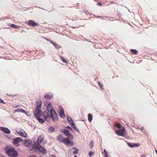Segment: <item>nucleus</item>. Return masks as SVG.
Listing matches in <instances>:
<instances>
[{
  "label": "nucleus",
  "mask_w": 157,
  "mask_h": 157,
  "mask_svg": "<svg viewBox=\"0 0 157 157\" xmlns=\"http://www.w3.org/2000/svg\"><path fill=\"white\" fill-rule=\"evenodd\" d=\"M74 145V143L73 142L71 141L70 140V141L67 144V145H68L69 146H72Z\"/></svg>",
  "instance_id": "obj_24"
},
{
  "label": "nucleus",
  "mask_w": 157,
  "mask_h": 157,
  "mask_svg": "<svg viewBox=\"0 0 157 157\" xmlns=\"http://www.w3.org/2000/svg\"><path fill=\"white\" fill-rule=\"evenodd\" d=\"M0 103H2L4 104H5V103L3 101V100L0 98Z\"/></svg>",
  "instance_id": "obj_35"
},
{
  "label": "nucleus",
  "mask_w": 157,
  "mask_h": 157,
  "mask_svg": "<svg viewBox=\"0 0 157 157\" xmlns=\"http://www.w3.org/2000/svg\"><path fill=\"white\" fill-rule=\"evenodd\" d=\"M70 139H71L73 138V136L70 133L69 131L66 129H64L62 131Z\"/></svg>",
  "instance_id": "obj_10"
},
{
  "label": "nucleus",
  "mask_w": 157,
  "mask_h": 157,
  "mask_svg": "<svg viewBox=\"0 0 157 157\" xmlns=\"http://www.w3.org/2000/svg\"><path fill=\"white\" fill-rule=\"evenodd\" d=\"M53 157H56V155H54L53 156Z\"/></svg>",
  "instance_id": "obj_44"
},
{
  "label": "nucleus",
  "mask_w": 157,
  "mask_h": 157,
  "mask_svg": "<svg viewBox=\"0 0 157 157\" xmlns=\"http://www.w3.org/2000/svg\"><path fill=\"white\" fill-rule=\"evenodd\" d=\"M128 145L131 147H138L139 146L140 144V143H128L127 144Z\"/></svg>",
  "instance_id": "obj_11"
},
{
  "label": "nucleus",
  "mask_w": 157,
  "mask_h": 157,
  "mask_svg": "<svg viewBox=\"0 0 157 157\" xmlns=\"http://www.w3.org/2000/svg\"><path fill=\"white\" fill-rule=\"evenodd\" d=\"M32 156V157H37V156H36L35 155H34L32 156Z\"/></svg>",
  "instance_id": "obj_41"
},
{
  "label": "nucleus",
  "mask_w": 157,
  "mask_h": 157,
  "mask_svg": "<svg viewBox=\"0 0 157 157\" xmlns=\"http://www.w3.org/2000/svg\"><path fill=\"white\" fill-rule=\"evenodd\" d=\"M28 24L30 26H36L39 25V24L36 23L34 21L32 20L28 21Z\"/></svg>",
  "instance_id": "obj_9"
},
{
  "label": "nucleus",
  "mask_w": 157,
  "mask_h": 157,
  "mask_svg": "<svg viewBox=\"0 0 157 157\" xmlns=\"http://www.w3.org/2000/svg\"><path fill=\"white\" fill-rule=\"evenodd\" d=\"M125 129L123 128L122 129H119L116 131V133L117 135L123 136L124 135L125 132Z\"/></svg>",
  "instance_id": "obj_8"
},
{
  "label": "nucleus",
  "mask_w": 157,
  "mask_h": 157,
  "mask_svg": "<svg viewBox=\"0 0 157 157\" xmlns=\"http://www.w3.org/2000/svg\"><path fill=\"white\" fill-rule=\"evenodd\" d=\"M44 138L43 136H39L37 139V140L34 144V145H40V144L44 140Z\"/></svg>",
  "instance_id": "obj_7"
},
{
  "label": "nucleus",
  "mask_w": 157,
  "mask_h": 157,
  "mask_svg": "<svg viewBox=\"0 0 157 157\" xmlns=\"http://www.w3.org/2000/svg\"><path fill=\"white\" fill-rule=\"evenodd\" d=\"M94 152L92 151H90L89 153V155L90 157H91L93 155Z\"/></svg>",
  "instance_id": "obj_29"
},
{
  "label": "nucleus",
  "mask_w": 157,
  "mask_h": 157,
  "mask_svg": "<svg viewBox=\"0 0 157 157\" xmlns=\"http://www.w3.org/2000/svg\"><path fill=\"white\" fill-rule=\"evenodd\" d=\"M0 130L3 131L6 133L9 134L10 132V130L6 128L2 127H0Z\"/></svg>",
  "instance_id": "obj_12"
},
{
  "label": "nucleus",
  "mask_w": 157,
  "mask_h": 157,
  "mask_svg": "<svg viewBox=\"0 0 157 157\" xmlns=\"http://www.w3.org/2000/svg\"><path fill=\"white\" fill-rule=\"evenodd\" d=\"M73 149H74L73 151V154H77L78 153V151L77 148H75V147H73Z\"/></svg>",
  "instance_id": "obj_20"
},
{
  "label": "nucleus",
  "mask_w": 157,
  "mask_h": 157,
  "mask_svg": "<svg viewBox=\"0 0 157 157\" xmlns=\"http://www.w3.org/2000/svg\"><path fill=\"white\" fill-rule=\"evenodd\" d=\"M34 149L36 150H38L39 151L43 154H45L47 153V151L45 149L40 145H34Z\"/></svg>",
  "instance_id": "obj_4"
},
{
  "label": "nucleus",
  "mask_w": 157,
  "mask_h": 157,
  "mask_svg": "<svg viewBox=\"0 0 157 157\" xmlns=\"http://www.w3.org/2000/svg\"><path fill=\"white\" fill-rule=\"evenodd\" d=\"M21 112H22V113H24L25 112V111L23 109H21Z\"/></svg>",
  "instance_id": "obj_39"
},
{
  "label": "nucleus",
  "mask_w": 157,
  "mask_h": 157,
  "mask_svg": "<svg viewBox=\"0 0 157 157\" xmlns=\"http://www.w3.org/2000/svg\"><path fill=\"white\" fill-rule=\"evenodd\" d=\"M43 115L44 117V120L47 121V122L50 121L51 117L47 111H45L44 112Z\"/></svg>",
  "instance_id": "obj_6"
},
{
  "label": "nucleus",
  "mask_w": 157,
  "mask_h": 157,
  "mask_svg": "<svg viewBox=\"0 0 157 157\" xmlns=\"http://www.w3.org/2000/svg\"><path fill=\"white\" fill-rule=\"evenodd\" d=\"M60 116L62 118H64L65 117V115L64 112H59Z\"/></svg>",
  "instance_id": "obj_22"
},
{
  "label": "nucleus",
  "mask_w": 157,
  "mask_h": 157,
  "mask_svg": "<svg viewBox=\"0 0 157 157\" xmlns=\"http://www.w3.org/2000/svg\"><path fill=\"white\" fill-rule=\"evenodd\" d=\"M60 57V59L62 60L63 62L66 63H68V61L65 58H64L63 56H61Z\"/></svg>",
  "instance_id": "obj_21"
},
{
  "label": "nucleus",
  "mask_w": 157,
  "mask_h": 157,
  "mask_svg": "<svg viewBox=\"0 0 157 157\" xmlns=\"http://www.w3.org/2000/svg\"><path fill=\"white\" fill-rule=\"evenodd\" d=\"M74 157H78L77 156L75 155L74 156Z\"/></svg>",
  "instance_id": "obj_45"
},
{
  "label": "nucleus",
  "mask_w": 157,
  "mask_h": 157,
  "mask_svg": "<svg viewBox=\"0 0 157 157\" xmlns=\"http://www.w3.org/2000/svg\"><path fill=\"white\" fill-rule=\"evenodd\" d=\"M48 131L50 132H52L55 130V128L53 127H50L48 128Z\"/></svg>",
  "instance_id": "obj_15"
},
{
  "label": "nucleus",
  "mask_w": 157,
  "mask_h": 157,
  "mask_svg": "<svg viewBox=\"0 0 157 157\" xmlns=\"http://www.w3.org/2000/svg\"><path fill=\"white\" fill-rule=\"evenodd\" d=\"M37 108L33 111L34 117L40 123H44V120L40 118L43 115L42 112L40 110L41 108L42 103L40 100L37 101L36 103Z\"/></svg>",
  "instance_id": "obj_1"
},
{
  "label": "nucleus",
  "mask_w": 157,
  "mask_h": 157,
  "mask_svg": "<svg viewBox=\"0 0 157 157\" xmlns=\"http://www.w3.org/2000/svg\"><path fill=\"white\" fill-rule=\"evenodd\" d=\"M116 127L117 128H120L121 127V124L120 123L117 124L116 125Z\"/></svg>",
  "instance_id": "obj_33"
},
{
  "label": "nucleus",
  "mask_w": 157,
  "mask_h": 157,
  "mask_svg": "<svg viewBox=\"0 0 157 157\" xmlns=\"http://www.w3.org/2000/svg\"><path fill=\"white\" fill-rule=\"evenodd\" d=\"M69 141H70V140L67 138H64L63 143L67 145V144L68 143Z\"/></svg>",
  "instance_id": "obj_18"
},
{
  "label": "nucleus",
  "mask_w": 157,
  "mask_h": 157,
  "mask_svg": "<svg viewBox=\"0 0 157 157\" xmlns=\"http://www.w3.org/2000/svg\"><path fill=\"white\" fill-rule=\"evenodd\" d=\"M17 133L21 137H26L27 136V134L26 133L23 131V132L20 131L19 132H17Z\"/></svg>",
  "instance_id": "obj_13"
},
{
  "label": "nucleus",
  "mask_w": 157,
  "mask_h": 157,
  "mask_svg": "<svg viewBox=\"0 0 157 157\" xmlns=\"http://www.w3.org/2000/svg\"><path fill=\"white\" fill-rule=\"evenodd\" d=\"M47 110L49 113H50L51 118L52 120L55 121L57 117L55 109H52V106L51 103L48 104L47 107Z\"/></svg>",
  "instance_id": "obj_2"
},
{
  "label": "nucleus",
  "mask_w": 157,
  "mask_h": 157,
  "mask_svg": "<svg viewBox=\"0 0 157 157\" xmlns=\"http://www.w3.org/2000/svg\"><path fill=\"white\" fill-rule=\"evenodd\" d=\"M22 141V139L20 137H17L13 140V144L16 147H18L19 145V142Z\"/></svg>",
  "instance_id": "obj_5"
},
{
  "label": "nucleus",
  "mask_w": 157,
  "mask_h": 157,
  "mask_svg": "<svg viewBox=\"0 0 157 157\" xmlns=\"http://www.w3.org/2000/svg\"><path fill=\"white\" fill-rule=\"evenodd\" d=\"M104 154L105 155V157H107V153L106 151H105V149L104 150Z\"/></svg>",
  "instance_id": "obj_34"
},
{
  "label": "nucleus",
  "mask_w": 157,
  "mask_h": 157,
  "mask_svg": "<svg viewBox=\"0 0 157 157\" xmlns=\"http://www.w3.org/2000/svg\"><path fill=\"white\" fill-rule=\"evenodd\" d=\"M72 127L74 128V129H75L77 132H79L78 129L75 126V125L74 123L72 124Z\"/></svg>",
  "instance_id": "obj_26"
},
{
  "label": "nucleus",
  "mask_w": 157,
  "mask_h": 157,
  "mask_svg": "<svg viewBox=\"0 0 157 157\" xmlns=\"http://www.w3.org/2000/svg\"><path fill=\"white\" fill-rule=\"evenodd\" d=\"M130 52L132 54H137V51L133 49H131L130 50Z\"/></svg>",
  "instance_id": "obj_19"
},
{
  "label": "nucleus",
  "mask_w": 157,
  "mask_h": 157,
  "mask_svg": "<svg viewBox=\"0 0 157 157\" xmlns=\"http://www.w3.org/2000/svg\"><path fill=\"white\" fill-rule=\"evenodd\" d=\"M25 146H28L29 145V141L28 140H25Z\"/></svg>",
  "instance_id": "obj_31"
},
{
  "label": "nucleus",
  "mask_w": 157,
  "mask_h": 157,
  "mask_svg": "<svg viewBox=\"0 0 157 157\" xmlns=\"http://www.w3.org/2000/svg\"><path fill=\"white\" fill-rule=\"evenodd\" d=\"M68 123L70 124L72 127V124L74 123H73V122H72V123L71 122H71H68Z\"/></svg>",
  "instance_id": "obj_38"
},
{
  "label": "nucleus",
  "mask_w": 157,
  "mask_h": 157,
  "mask_svg": "<svg viewBox=\"0 0 157 157\" xmlns=\"http://www.w3.org/2000/svg\"><path fill=\"white\" fill-rule=\"evenodd\" d=\"M18 106H17L16 107H18Z\"/></svg>",
  "instance_id": "obj_46"
},
{
  "label": "nucleus",
  "mask_w": 157,
  "mask_h": 157,
  "mask_svg": "<svg viewBox=\"0 0 157 157\" xmlns=\"http://www.w3.org/2000/svg\"><path fill=\"white\" fill-rule=\"evenodd\" d=\"M10 26L12 27V28H14V29H18V28H19V26H18L14 24H12V25H11Z\"/></svg>",
  "instance_id": "obj_23"
},
{
  "label": "nucleus",
  "mask_w": 157,
  "mask_h": 157,
  "mask_svg": "<svg viewBox=\"0 0 157 157\" xmlns=\"http://www.w3.org/2000/svg\"><path fill=\"white\" fill-rule=\"evenodd\" d=\"M64 138L61 135H59L57 137V140L61 143H63Z\"/></svg>",
  "instance_id": "obj_14"
},
{
  "label": "nucleus",
  "mask_w": 157,
  "mask_h": 157,
  "mask_svg": "<svg viewBox=\"0 0 157 157\" xmlns=\"http://www.w3.org/2000/svg\"><path fill=\"white\" fill-rule=\"evenodd\" d=\"M66 128L67 129H69L70 130H72V128H71L70 126H67Z\"/></svg>",
  "instance_id": "obj_37"
},
{
  "label": "nucleus",
  "mask_w": 157,
  "mask_h": 157,
  "mask_svg": "<svg viewBox=\"0 0 157 157\" xmlns=\"http://www.w3.org/2000/svg\"><path fill=\"white\" fill-rule=\"evenodd\" d=\"M51 43L57 49H59L61 47L56 43H54L53 41L51 42Z\"/></svg>",
  "instance_id": "obj_16"
},
{
  "label": "nucleus",
  "mask_w": 157,
  "mask_h": 157,
  "mask_svg": "<svg viewBox=\"0 0 157 157\" xmlns=\"http://www.w3.org/2000/svg\"><path fill=\"white\" fill-rule=\"evenodd\" d=\"M144 129V127H142L141 128V129H140V130H143Z\"/></svg>",
  "instance_id": "obj_42"
},
{
  "label": "nucleus",
  "mask_w": 157,
  "mask_h": 157,
  "mask_svg": "<svg viewBox=\"0 0 157 157\" xmlns=\"http://www.w3.org/2000/svg\"><path fill=\"white\" fill-rule=\"evenodd\" d=\"M21 109L22 108L18 109L16 110L15 111H16V112H21Z\"/></svg>",
  "instance_id": "obj_36"
},
{
  "label": "nucleus",
  "mask_w": 157,
  "mask_h": 157,
  "mask_svg": "<svg viewBox=\"0 0 157 157\" xmlns=\"http://www.w3.org/2000/svg\"><path fill=\"white\" fill-rule=\"evenodd\" d=\"M155 151L156 153L157 154V150L156 149H155Z\"/></svg>",
  "instance_id": "obj_43"
},
{
  "label": "nucleus",
  "mask_w": 157,
  "mask_h": 157,
  "mask_svg": "<svg viewBox=\"0 0 157 157\" xmlns=\"http://www.w3.org/2000/svg\"><path fill=\"white\" fill-rule=\"evenodd\" d=\"M44 98L47 99H50L52 98V96L48 94H46L44 96Z\"/></svg>",
  "instance_id": "obj_27"
},
{
  "label": "nucleus",
  "mask_w": 157,
  "mask_h": 157,
  "mask_svg": "<svg viewBox=\"0 0 157 157\" xmlns=\"http://www.w3.org/2000/svg\"><path fill=\"white\" fill-rule=\"evenodd\" d=\"M6 154L7 155L10 157H16L18 155L17 151L13 148H10L7 149Z\"/></svg>",
  "instance_id": "obj_3"
},
{
  "label": "nucleus",
  "mask_w": 157,
  "mask_h": 157,
  "mask_svg": "<svg viewBox=\"0 0 157 157\" xmlns=\"http://www.w3.org/2000/svg\"><path fill=\"white\" fill-rule=\"evenodd\" d=\"M64 112V110L63 109V108L61 106H60L59 109V112Z\"/></svg>",
  "instance_id": "obj_30"
},
{
  "label": "nucleus",
  "mask_w": 157,
  "mask_h": 157,
  "mask_svg": "<svg viewBox=\"0 0 157 157\" xmlns=\"http://www.w3.org/2000/svg\"><path fill=\"white\" fill-rule=\"evenodd\" d=\"M97 5H99L100 6H101L102 5V4L100 2H98L97 3Z\"/></svg>",
  "instance_id": "obj_40"
},
{
  "label": "nucleus",
  "mask_w": 157,
  "mask_h": 157,
  "mask_svg": "<svg viewBox=\"0 0 157 157\" xmlns=\"http://www.w3.org/2000/svg\"><path fill=\"white\" fill-rule=\"evenodd\" d=\"M94 145V142L93 141H91L89 144V147L92 149Z\"/></svg>",
  "instance_id": "obj_25"
},
{
  "label": "nucleus",
  "mask_w": 157,
  "mask_h": 157,
  "mask_svg": "<svg viewBox=\"0 0 157 157\" xmlns=\"http://www.w3.org/2000/svg\"><path fill=\"white\" fill-rule=\"evenodd\" d=\"M67 120L68 122H71L72 123V122H73V121L71 119V117H70L68 116L67 117Z\"/></svg>",
  "instance_id": "obj_28"
},
{
  "label": "nucleus",
  "mask_w": 157,
  "mask_h": 157,
  "mask_svg": "<svg viewBox=\"0 0 157 157\" xmlns=\"http://www.w3.org/2000/svg\"><path fill=\"white\" fill-rule=\"evenodd\" d=\"M88 120L90 122H91L92 119V115L90 113L88 115Z\"/></svg>",
  "instance_id": "obj_17"
},
{
  "label": "nucleus",
  "mask_w": 157,
  "mask_h": 157,
  "mask_svg": "<svg viewBox=\"0 0 157 157\" xmlns=\"http://www.w3.org/2000/svg\"><path fill=\"white\" fill-rule=\"evenodd\" d=\"M98 84L99 86L100 87L101 89H102L103 86L102 85L101 83L100 82H98Z\"/></svg>",
  "instance_id": "obj_32"
}]
</instances>
